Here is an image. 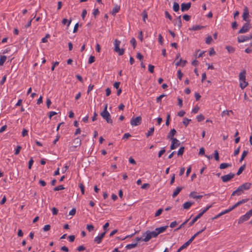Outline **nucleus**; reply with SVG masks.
<instances>
[{
	"label": "nucleus",
	"instance_id": "37",
	"mask_svg": "<svg viewBox=\"0 0 252 252\" xmlns=\"http://www.w3.org/2000/svg\"><path fill=\"white\" fill-rule=\"evenodd\" d=\"M226 49L230 53H233L235 51V48L230 46H227Z\"/></svg>",
	"mask_w": 252,
	"mask_h": 252
},
{
	"label": "nucleus",
	"instance_id": "15",
	"mask_svg": "<svg viewBox=\"0 0 252 252\" xmlns=\"http://www.w3.org/2000/svg\"><path fill=\"white\" fill-rule=\"evenodd\" d=\"M242 17L244 21L247 22L248 21V18L249 17V11L247 7H245Z\"/></svg>",
	"mask_w": 252,
	"mask_h": 252
},
{
	"label": "nucleus",
	"instance_id": "39",
	"mask_svg": "<svg viewBox=\"0 0 252 252\" xmlns=\"http://www.w3.org/2000/svg\"><path fill=\"white\" fill-rule=\"evenodd\" d=\"M184 150H185L184 147H180V148L179 149V150L178 151V153H177L178 156H182L184 152Z\"/></svg>",
	"mask_w": 252,
	"mask_h": 252
},
{
	"label": "nucleus",
	"instance_id": "11",
	"mask_svg": "<svg viewBox=\"0 0 252 252\" xmlns=\"http://www.w3.org/2000/svg\"><path fill=\"white\" fill-rule=\"evenodd\" d=\"M106 233V231H104V232L99 234L98 236L95 237L94 239V242H95L97 244H100L104 237L105 234Z\"/></svg>",
	"mask_w": 252,
	"mask_h": 252
},
{
	"label": "nucleus",
	"instance_id": "49",
	"mask_svg": "<svg viewBox=\"0 0 252 252\" xmlns=\"http://www.w3.org/2000/svg\"><path fill=\"white\" fill-rule=\"evenodd\" d=\"M95 58L94 56H91L89 58L88 63L91 64L95 61Z\"/></svg>",
	"mask_w": 252,
	"mask_h": 252
},
{
	"label": "nucleus",
	"instance_id": "36",
	"mask_svg": "<svg viewBox=\"0 0 252 252\" xmlns=\"http://www.w3.org/2000/svg\"><path fill=\"white\" fill-rule=\"evenodd\" d=\"M245 167H246L245 165H243L241 166L238 169V171L237 173V175H240L242 173V172L244 170Z\"/></svg>",
	"mask_w": 252,
	"mask_h": 252
},
{
	"label": "nucleus",
	"instance_id": "59",
	"mask_svg": "<svg viewBox=\"0 0 252 252\" xmlns=\"http://www.w3.org/2000/svg\"><path fill=\"white\" fill-rule=\"evenodd\" d=\"M76 213V209H72L69 212V215L71 216H74Z\"/></svg>",
	"mask_w": 252,
	"mask_h": 252
},
{
	"label": "nucleus",
	"instance_id": "45",
	"mask_svg": "<svg viewBox=\"0 0 252 252\" xmlns=\"http://www.w3.org/2000/svg\"><path fill=\"white\" fill-rule=\"evenodd\" d=\"M64 189V188L63 185H60V186H58L55 187L54 189V191H59L60 190L63 189Z\"/></svg>",
	"mask_w": 252,
	"mask_h": 252
},
{
	"label": "nucleus",
	"instance_id": "35",
	"mask_svg": "<svg viewBox=\"0 0 252 252\" xmlns=\"http://www.w3.org/2000/svg\"><path fill=\"white\" fill-rule=\"evenodd\" d=\"M248 154V151H244L243 153H242V156H241V158L240 159V162H242L244 158L246 157V156L247 155V154Z\"/></svg>",
	"mask_w": 252,
	"mask_h": 252
},
{
	"label": "nucleus",
	"instance_id": "33",
	"mask_svg": "<svg viewBox=\"0 0 252 252\" xmlns=\"http://www.w3.org/2000/svg\"><path fill=\"white\" fill-rule=\"evenodd\" d=\"M213 41V38L211 35H209L206 38L205 43L207 44H210L211 42Z\"/></svg>",
	"mask_w": 252,
	"mask_h": 252
},
{
	"label": "nucleus",
	"instance_id": "19",
	"mask_svg": "<svg viewBox=\"0 0 252 252\" xmlns=\"http://www.w3.org/2000/svg\"><path fill=\"white\" fill-rule=\"evenodd\" d=\"M187 63V61L183 60L182 58H180L179 60L175 63V65L176 67L178 66H182L184 67L186 65Z\"/></svg>",
	"mask_w": 252,
	"mask_h": 252
},
{
	"label": "nucleus",
	"instance_id": "22",
	"mask_svg": "<svg viewBox=\"0 0 252 252\" xmlns=\"http://www.w3.org/2000/svg\"><path fill=\"white\" fill-rule=\"evenodd\" d=\"M206 227H204L203 229H202V230L198 231L197 232H196L195 234H194L188 241H189L190 243L193 241V240L194 239V238L197 236H198L199 234H200L201 233H202L203 231H204V230L205 229Z\"/></svg>",
	"mask_w": 252,
	"mask_h": 252
},
{
	"label": "nucleus",
	"instance_id": "48",
	"mask_svg": "<svg viewBox=\"0 0 252 252\" xmlns=\"http://www.w3.org/2000/svg\"><path fill=\"white\" fill-rule=\"evenodd\" d=\"M142 17H143V21L145 22L146 19H147L148 18V14L145 10H144L142 12Z\"/></svg>",
	"mask_w": 252,
	"mask_h": 252
},
{
	"label": "nucleus",
	"instance_id": "17",
	"mask_svg": "<svg viewBox=\"0 0 252 252\" xmlns=\"http://www.w3.org/2000/svg\"><path fill=\"white\" fill-rule=\"evenodd\" d=\"M191 6V3L190 2L189 3H183L181 4V10L184 12L188 10Z\"/></svg>",
	"mask_w": 252,
	"mask_h": 252
},
{
	"label": "nucleus",
	"instance_id": "13",
	"mask_svg": "<svg viewBox=\"0 0 252 252\" xmlns=\"http://www.w3.org/2000/svg\"><path fill=\"white\" fill-rule=\"evenodd\" d=\"M167 227H168V226L166 225V226H161V227L156 228L155 230H154L155 231V234L158 236V234L164 232L166 230V229L167 228Z\"/></svg>",
	"mask_w": 252,
	"mask_h": 252
},
{
	"label": "nucleus",
	"instance_id": "38",
	"mask_svg": "<svg viewBox=\"0 0 252 252\" xmlns=\"http://www.w3.org/2000/svg\"><path fill=\"white\" fill-rule=\"evenodd\" d=\"M71 22V19L69 20V21H68L67 19H63L62 21V24L63 25H65L67 23V27H69Z\"/></svg>",
	"mask_w": 252,
	"mask_h": 252
},
{
	"label": "nucleus",
	"instance_id": "46",
	"mask_svg": "<svg viewBox=\"0 0 252 252\" xmlns=\"http://www.w3.org/2000/svg\"><path fill=\"white\" fill-rule=\"evenodd\" d=\"M196 119L197 120V121L200 122L204 119V117L203 115L200 114V115L197 116Z\"/></svg>",
	"mask_w": 252,
	"mask_h": 252
},
{
	"label": "nucleus",
	"instance_id": "6",
	"mask_svg": "<svg viewBox=\"0 0 252 252\" xmlns=\"http://www.w3.org/2000/svg\"><path fill=\"white\" fill-rule=\"evenodd\" d=\"M142 122V118L141 117H137L136 118H132L130 120V124L132 126H137L139 125Z\"/></svg>",
	"mask_w": 252,
	"mask_h": 252
},
{
	"label": "nucleus",
	"instance_id": "42",
	"mask_svg": "<svg viewBox=\"0 0 252 252\" xmlns=\"http://www.w3.org/2000/svg\"><path fill=\"white\" fill-rule=\"evenodd\" d=\"M214 158H215V160L217 161H219V153L217 150H215L214 151Z\"/></svg>",
	"mask_w": 252,
	"mask_h": 252
},
{
	"label": "nucleus",
	"instance_id": "5",
	"mask_svg": "<svg viewBox=\"0 0 252 252\" xmlns=\"http://www.w3.org/2000/svg\"><path fill=\"white\" fill-rule=\"evenodd\" d=\"M100 115L108 123H112L113 121L111 119V116L108 112L102 111L100 113Z\"/></svg>",
	"mask_w": 252,
	"mask_h": 252
},
{
	"label": "nucleus",
	"instance_id": "16",
	"mask_svg": "<svg viewBox=\"0 0 252 252\" xmlns=\"http://www.w3.org/2000/svg\"><path fill=\"white\" fill-rule=\"evenodd\" d=\"M248 200H249V199H242V200L237 202L236 203H235L234 205H233L232 207H231L230 208L231 209V210L232 211L233 209H235L236 207H237L239 205L247 202Z\"/></svg>",
	"mask_w": 252,
	"mask_h": 252
},
{
	"label": "nucleus",
	"instance_id": "32",
	"mask_svg": "<svg viewBox=\"0 0 252 252\" xmlns=\"http://www.w3.org/2000/svg\"><path fill=\"white\" fill-rule=\"evenodd\" d=\"M179 8L180 7H179V4L176 2H174L173 3V6L174 11L175 12L178 11L179 10Z\"/></svg>",
	"mask_w": 252,
	"mask_h": 252
},
{
	"label": "nucleus",
	"instance_id": "24",
	"mask_svg": "<svg viewBox=\"0 0 252 252\" xmlns=\"http://www.w3.org/2000/svg\"><path fill=\"white\" fill-rule=\"evenodd\" d=\"M182 189H183L182 187H177L173 193L172 197L173 198L175 197L180 193V192L181 191V190Z\"/></svg>",
	"mask_w": 252,
	"mask_h": 252
},
{
	"label": "nucleus",
	"instance_id": "51",
	"mask_svg": "<svg viewBox=\"0 0 252 252\" xmlns=\"http://www.w3.org/2000/svg\"><path fill=\"white\" fill-rule=\"evenodd\" d=\"M50 37V35L49 34H46V36L42 38L41 41L43 43H46L48 41L47 39Z\"/></svg>",
	"mask_w": 252,
	"mask_h": 252
},
{
	"label": "nucleus",
	"instance_id": "25",
	"mask_svg": "<svg viewBox=\"0 0 252 252\" xmlns=\"http://www.w3.org/2000/svg\"><path fill=\"white\" fill-rule=\"evenodd\" d=\"M202 217V214L199 213L195 217H194L192 220L189 223V226H191L195 222H196L198 219Z\"/></svg>",
	"mask_w": 252,
	"mask_h": 252
},
{
	"label": "nucleus",
	"instance_id": "54",
	"mask_svg": "<svg viewBox=\"0 0 252 252\" xmlns=\"http://www.w3.org/2000/svg\"><path fill=\"white\" fill-rule=\"evenodd\" d=\"M165 17L168 18L170 21L172 20L171 16L170 15L169 13L167 11H165Z\"/></svg>",
	"mask_w": 252,
	"mask_h": 252
},
{
	"label": "nucleus",
	"instance_id": "29",
	"mask_svg": "<svg viewBox=\"0 0 252 252\" xmlns=\"http://www.w3.org/2000/svg\"><path fill=\"white\" fill-rule=\"evenodd\" d=\"M120 9V7L119 6H115L112 11V14L115 15L117 13H118Z\"/></svg>",
	"mask_w": 252,
	"mask_h": 252
},
{
	"label": "nucleus",
	"instance_id": "52",
	"mask_svg": "<svg viewBox=\"0 0 252 252\" xmlns=\"http://www.w3.org/2000/svg\"><path fill=\"white\" fill-rule=\"evenodd\" d=\"M163 210L162 209L160 208L159 209L156 213L155 216L156 217L159 216L162 212Z\"/></svg>",
	"mask_w": 252,
	"mask_h": 252
},
{
	"label": "nucleus",
	"instance_id": "1",
	"mask_svg": "<svg viewBox=\"0 0 252 252\" xmlns=\"http://www.w3.org/2000/svg\"><path fill=\"white\" fill-rule=\"evenodd\" d=\"M252 184L250 183H245L239 186L237 189L234 191L231 195H240L245 190H248L250 189Z\"/></svg>",
	"mask_w": 252,
	"mask_h": 252
},
{
	"label": "nucleus",
	"instance_id": "60",
	"mask_svg": "<svg viewBox=\"0 0 252 252\" xmlns=\"http://www.w3.org/2000/svg\"><path fill=\"white\" fill-rule=\"evenodd\" d=\"M130 136H131V135L129 133H126L123 135V139H127Z\"/></svg>",
	"mask_w": 252,
	"mask_h": 252
},
{
	"label": "nucleus",
	"instance_id": "40",
	"mask_svg": "<svg viewBox=\"0 0 252 252\" xmlns=\"http://www.w3.org/2000/svg\"><path fill=\"white\" fill-rule=\"evenodd\" d=\"M190 121H191L190 119H189L187 118H184L183 123L186 126H187L189 125Z\"/></svg>",
	"mask_w": 252,
	"mask_h": 252
},
{
	"label": "nucleus",
	"instance_id": "47",
	"mask_svg": "<svg viewBox=\"0 0 252 252\" xmlns=\"http://www.w3.org/2000/svg\"><path fill=\"white\" fill-rule=\"evenodd\" d=\"M87 229L89 231H92L94 229V226L92 224H87Z\"/></svg>",
	"mask_w": 252,
	"mask_h": 252
},
{
	"label": "nucleus",
	"instance_id": "9",
	"mask_svg": "<svg viewBox=\"0 0 252 252\" xmlns=\"http://www.w3.org/2000/svg\"><path fill=\"white\" fill-rule=\"evenodd\" d=\"M238 41L239 43L244 42L245 41H248L249 40H250L252 39V35H242L238 37Z\"/></svg>",
	"mask_w": 252,
	"mask_h": 252
},
{
	"label": "nucleus",
	"instance_id": "28",
	"mask_svg": "<svg viewBox=\"0 0 252 252\" xmlns=\"http://www.w3.org/2000/svg\"><path fill=\"white\" fill-rule=\"evenodd\" d=\"M231 166V164H229L227 163H222L220 165V168L221 169H223Z\"/></svg>",
	"mask_w": 252,
	"mask_h": 252
},
{
	"label": "nucleus",
	"instance_id": "44",
	"mask_svg": "<svg viewBox=\"0 0 252 252\" xmlns=\"http://www.w3.org/2000/svg\"><path fill=\"white\" fill-rule=\"evenodd\" d=\"M212 205L207 206L205 208H204L200 213V214H202V216L211 207H212Z\"/></svg>",
	"mask_w": 252,
	"mask_h": 252
},
{
	"label": "nucleus",
	"instance_id": "57",
	"mask_svg": "<svg viewBox=\"0 0 252 252\" xmlns=\"http://www.w3.org/2000/svg\"><path fill=\"white\" fill-rule=\"evenodd\" d=\"M165 152V150L164 148H162V149L158 152V157L160 158Z\"/></svg>",
	"mask_w": 252,
	"mask_h": 252
},
{
	"label": "nucleus",
	"instance_id": "10",
	"mask_svg": "<svg viewBox=\"0 0 252 252\" xmlns=\"http://www.w3.org/2000/svg\"><path fill=\"white\" fill-rule=\"evenodd\" d=\"M251 26L249 23H245L242 27V28L240 30L238 33H243L247 32L250 29Z\"/></svg>",
	"mask_w": 252,
	"mask_h": 252
},
{
	"label": "nucleus",
	"instance_id": "31",
	"mask_svg": "<svg viewBox=\"0 0 252 252\" xmlns=\"http://www.w3.org/2000/svg\"><path fill=\"white\" fill-rule=\"evenodd\" d=\"M154 130H155L154 127H152L150 128L149 129V130H148V131L146 133L147 137H149V136L153 135V134L154 132Z\"/></svg>",
	"mask_w": 252,
	"mask_h": 252
},
{
	"label": "nucleus",
	"instance_id": "64",
	"mask_svg": "<svg viewBox=\"0 0 252 252\" xmlns=\"http://www.w3.org/2000/svg\"><path fill=\"white\" fill-rule=\"evenodd\" d=\"M120 85V82H116L114 83V84L113 85V86L116 89H119Z\"/></svg>",
	"mask_w": 252,
	"mask_h": 252
},
{
	"label": "nucleus",
	"instance_id": "23",
	"mask_svg": "<svg viewBox=\"0 0 252 252\" xmlns=\"http://www.w3.org/2000/svg\"><path fill=\"white\" fill-rule=\"evenodd\" d=\"M189 197L194 199H201L203 197L202 195H197L196 192L194 191L191 192L189 194Z\"/></svg>",
	"mask_w": 252,
	"mask_h": 252
},
{
	"label": "nucleus",
	"instance_id": "4",
	"mask_svg": "<svg viewBox=\"0 0 252 252\" xmlns=\"http://www.w3.org/2000/svg\"><path fill=\"white\" fill-rule=\"evenodd\" d=\"M155 234V231H147L144 234H146L145 237L142 240L144 242L149 241L152 238H156L158 236Z\"/></svg>",
	"mask_w": 252,
	"mask_h": 252
},
{
	"label": "nucleus",
	"instance_id": "41",
	"mask_svg": "<svg viewBox=\"0 0 252 252\" xmlns=\"http://www.w3.org/2000/svg\"><path fill=\"white\" fill-rule=\"evenodd\" d=\"M6 60V57L5 56H2L0 58V65H3L4 63Z\"/></svg>",
	"mask_w": 252,
	"mask_h": 252
},
{
	"label": "nucleus",
	"instance_id": "18",
	"mask_svg": "<svg viewBox=\"0 0 252 252\" xmlns=\"http://www.w3.org/2000/svg\"><path fill=\"white\" fill-rule=\"evenodd\" d=\"M246 71L245 70H243L241 71L239 75V79L240 82H244L246 81Z\"/></svg>",
	"mask_w": 252,
	"mask_h": 252
},
{
	"label": "nucleus",
	"instance_id": "3",
	"mask_svg": "<svg viewBox=\"0 0 252 252\" xmlns=\"http://www.w3.org/2000/svg\"><path fill=\"white\" fill-rule=\"evenodd\" d=\"M121 41L118 39H115L114 42V50L116 53H118L119 55L122 56L124 54L125 50L124 49H120V45Z\"/></svg>",
	"mask_w": 252,
	"mask_h": 252
},
{
	"label": "nucleus",
	"instance_id": "43",
	"mask_svg": "<svg viewBox=\"0 0 252 252\" xmlns=\"http://www.w3.org/2000/svg\"><path fill=\"white\" fill-rule=\"evenodd\" d=\"M189 220V219L185 221H184L183 223H182L178 228L175 229V231L178 230L180 229L181 228H182V227H183L188 222Z\"/></svg>",
	"mask_w": 252,
	"mask_h": 252
},
{
	"label": "nucleus",
	"instance_id": "55",
	"mask_svg": "<svg viewBox=\"0 0 252 252\" xmlns=\"http://www.w3.org/2000/svg\"><path fill=\"white\" fill-rule=\"evenodd\" d=\"M22 147L20 146H18L15 152V155H17L19 154Z\"/></svg>",
	"mask_w": 252,
	"mask_h": 252
},
{
	"label": "nucleus",
	"instance_id": "27",
	"mask_svg": "<svg viewBox=\"0 0 252 252\" xmlns=\"http://www.w3.org/2000/svg\"><path fill=\"white\" fill-rule=\"evenodd\" d=\"M175 25L177 26L179 28H180L182 26V20L181 16H179L177 20L175 22Z\"/></svg>",
	"mask_w": 252,
	"mask_h": 252
},
{
	"label": "nucleus",
	"instance_id": "26",
	"mask_svg": "<svg viewBox=\"0 0 252 252\" xmlns=\"http://www.w3.org/2000/svg\"><path fill=\"white\" fill-rule=\"evenodd\" d=\"M190 244V242L189 241H188L187 242H186L185 244H184L181 247H180L178 249L177 252H180L183 249L186 248Z\"/></svg>",
	"mask_w": 252,
	"mask_h": 252
},
{
	"label": "nucleus",
	"instance_id": "56",
	"mask_svg": "<svg viewBox=\"0 0 252 252\" xmlns=\"http://www.w3.org/2000/svg\"><path fill=\"white\" fill-rule=\"evenodd\" d=\"M79 187L81 189V192L82 194H84L85 187L83 184H79Z\"/></svg>",
	"mask_w": 252,
	"mask_h": 252
},
{
	"label": "nucleus",
	"instance_id": "53",
	"mask_svg": "<svg viewBox=\"0 0 252 252\" xmlns=\"http://www.w3.org/2000/svg\"><path fill=\"white\" fill-rule=\"evenodd\" d=\"M148 70L150 72L153 73L154 70V66L151 64L148 65Z\"/></svg>",
	"mask_w": 252,
	"mask_h": 252
},
{
	"label": "nucleus",
	"instance_id": "2",
	"mask_svg": "<svg viewBox=\"0 0 252 252\" xmlns=\"http://www.w3.org/2000/svg\"><path fill=\"white\" fill-rule=\"evenodd\" d=\"M252 216V209L247 212L245 215L241 216L237 220L238 224H242L244 222L248 220Z\"/></svg>",
	"mask_w": 252,
	"mask_h": 252
},
{
	"label": "nucleus",
	"instance_id": "61",
	"mask_svg": "<svg viewBox=\"0 0 252 252\" xmlns=\"http://www.w3.org/2000/svg\"><path fill=\"white\" fill-rule=\"evenodd\" d=\"M50 228H51V226L49 224L45 225H44V226L43 227V230L44 231H47L50 230Z\"/></svg>",
	"mask_w": 252,
	"mask_h": 252
},
{
	"label": "nucleus",
	"instance_id": "34",
	"mask_svg": "<svg viewBox=\"0 0 252 252\" xmlns=\"http://www.w3.org/2000/svg\"><path fill=\"white\" fill-rule=\"evenodd\" d=\"M248 85V83L246 81L240 82V87L242 90L246 88Z\"/></svg>",
	"mask_w": 252,
	"mask_h": 252
},
{
	"label": "nucleus",
	"instance_id": "50",
	"mask_svg": "<svg viewBox=\"0 0 252 252\" xmlns=\"http://www.w3.org/2000/svg\"><path fill=\"white\" fill-rule=\"evenodd\" d=\"M183 76V74L182 73L181 70L180 69L178 70L177 71V77L180 79L181 80Z\"/></svg>",
	"mask_w": 252,
	"mask_h": 252
},
{
	"label": "nucleus",
	"instance_id": "20",
	"mask_svg": "<svg viewBox=\"0 0 252 252\" xmlns=\"http://www.w3.org/2000/svg\"><path fill=\"white\" fill-rule=\"evenodd\" d=\"M176 133V130L175 129H172L168 133L167 138L168 139H170L171 140H173L174 138H173V136L175 135Z\"/></svg>",
	"mask_w": 252,
	"mask_h": 252
},
{
	"label": "nucleus",
	"instance_id": "14",
	"mask_svg": "<svg viewBox=\"0 0 252 252\" xmlns=\"http://www.w3.org/2000/svg\"><path fill=\"white\" fill-rule=\"evenodd\" d=\"M136 242L134 243L129 244L126 246V248L127 250H131L134 248H135L137 245V242L140 241L141 240V238L137 237L136 238Z\"/></svg>",
	"mask_w": 252,
	"mask_h": 252
},
{
	"label": "nucleus",
	"instance_id": "8",
	"mask_svg": "<svg viewBox=\"0 0 252 252\" xmlns=\"http://www.w3.org/2000/svg\"><path fill=\"white\" fill-rule=\"evenodd\" d=\"M73 144L74 145L70 147V150L72 151H74L76 148L78 147L81 145V140L79 138H76L73 140Z\"/></svg>",
	"mask_w": 252,
	"mask_h": 252
},
{
	"label": "nucleus",
	"instance_id": "30",
	"mask_svg": "<svg viewBox=\"0 0 252 252\" xmlns=\"http://www.w3.org/2000/svg\"><path fill=\"white\" fill-rule=\"evenodd\" d=\"M203 28V26H200L199 25H195L192 26L191 28H189V30L191 31H197Z\"/></svg>",
	"mask_w": 252,
	"mask_h": 252
},
{
	"label": "nucleus",
	"instance_id": "62",
	"mask_svg": "<svg viewBox=\"0 0 252 252\" xmlns=\"http://www.w3.org/2000/svg\"><path fill=\"white\" fill-rule=\"evenodd\" d=\"M183 18L187 21H188L190 19V16L187 14L183 15Z\"/></svg>",
	"mask_w": 252,
	"mask_h": 252
},
{
	"label": "nucleus",
	"instance_id": "63",
	"mask_svg": "<svg viewBox=\"0 0 252 252\" xmlns=\"http://www.w3.org/2000/svg\"><path fill=\"white\" fill-rule=\"evenodd\" d=\"M130 42L131 44H132V45L133 46V48H135V46H136V40H135V38H132L130 40Z\"/></svg>",
	"mask_w": 252,
	"mask_h": 252
},
{
	"label": "nucleus",
	"instance_id": "12",
	"mask_svg": "<svg viewBox=\"0 0 252 252\" xmlns=\"http://www.w3.org/2000/svg\"><path fill=\"white\" fill-rule=\"evenodd\" d=\"M180 145V141L176 138H174L172 140V143L170 146L171 150H174L176 149L177 147L179 146Z\"/></svg>",
	"mask_w": 252,
	"mask_h": 252
},
{
	"label": "nucleus",
	"instance_id": "58",
	"mask_svg": "<svg viewBox=\"0 0 252 252\" xmlns=\"http://www.w3.org/2000/svg\"><path fill=\"white\" fill-rule=\"evenodd\" d=\"M199 110V108L198 106H196L192 109L191 112L196 114L198 112Z\"/></svg>",
	"mask_w": 252,
	"mask_h": 252
},
{
	"label": "nucleus",
	"instance_id": "21",
	"mask_svg": "<svg viewBox=\"0 0 252 252\" xmlns=\"http://www.w3.org/2000/svg\"><path fill=\"white\" fill-rule=\"evenodd\" d=\"M194 204L193 202L187 201L184 203L183 205L184 209H189Z\"/></svg>",
	"mask_w": 252,
	"mask_h": 252
},
{
	"label": "nucleus",
	"instance_id": "7",
	"mask_svg": "<svg viewBox=\"0 0 252 252\" xmlns=\"http://www.w3.org/2000/svg\"><path fill=\"white\" fill-rule=\"evenodd\" d=\"M235 176V174L232 173H230L228 174L222 176L221 179L223 182H227L230 181Z\"/></svg>",
	"mask_w": 252,
	"mask_h": 252
}]
</instances>
